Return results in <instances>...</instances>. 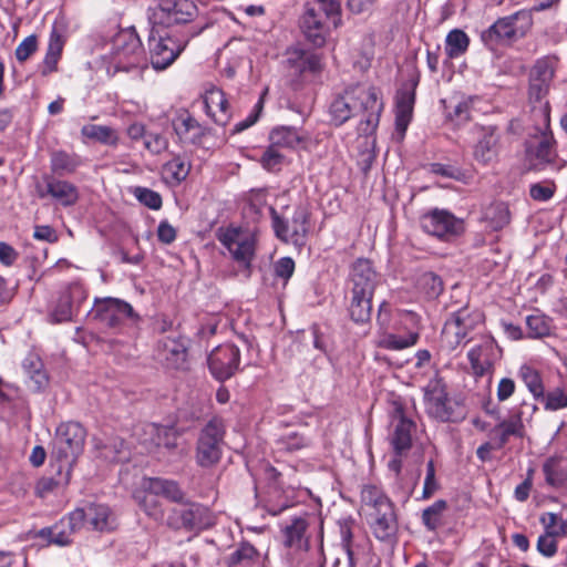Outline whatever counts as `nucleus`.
I'll list each match as a JSON object with an SVG mask.
<instances>
[{
	"label": "nucleus",
	"mask_w": 567,
	"mask_h": 567,
	"mask_svg": "<svg viewBox=\"0 0 567 567\" xmlns=\"http://www.w3.org/2000/svg\"><path fill=\"white\" fill-rule=\"evenodd\" d=\"M291 506V502L287 497H281L278 488H274L267 501V509L271 515H278Z\"/></svg>",
	"instance_id": "obj_54"
},
{
	"label": "nucleus",
	"mask_w": 567,
	"mask_h": 567,
	"mask_svg": "<svg viewBox=\"0 0 567 567\" xmlns=\"http://www.w3.org/2000/svg\"><path fill=\"white\" fill-rule=\"evenodd\" d=\"M174 128L181 138L198 144L205 135V128L189 114L181 115L174 123Z\"/></svg>",
	"instance_id": "obj_34"
},
{
	"label": "nucleus",
	"mask_w": 567,
	"mask_h": 567,
	"mask_svg": "<svg viewBox=\"0 0 567 567\" xmlns=\"http://www.w3.org/2000/svg\"><path fill=\"white\" fill-rule=\"evenodd\" d=\"M382 110L383 102L377 87L354 84L336 95L330 104L329 114L331 122L339 126L351 116L361 113L364 118L360 121L358 131L360 134L370 135L379 124Z\"/></svg>",
	"instance_id": "obj_1"
},
{
	"label": "nucleus",
	"mask_w": 567,
	"mask_h": 567,
	"mask_svg": "<svg viewBox=\"0 0 567 567\" xmlns=\"http://www.w3.org/2000/svg\"><path fill=\"white\" fill-rule=\"evenodd\" d=\"M62 291H63L64 296H68L70 306L78 313L81 305L87 299V292H86L84 286L79 281H74V282H71Z\"/></svg>",
	"instance_id": "obj_51"
},
{
	"label": "nucleus",
	"mask_w": 567,
	"mask_h": 567,
	"mask_svg": "<svg viewBox=\"0 0 567 567\" xmlns=\"http://www.w3.org/2000/svg\"><path fill=\"white\" fill-rule=\"evenodd\" d=\"M38 41L35 35L27 37L16 49V58L23 62L37 50Z\"/></svg>",
	"instance_id": "obj_57"
},
{
	"label": "nucleus",
	"mask_w": 567,
	"mask_h": 567,
	"mask_svg": "<svg viewBox=\"0 0 567 567\" xmlns=\"http://www.w3.org/2000/svg\"><path fill=\"white\" fill-rule=\"evenodd\" d=\"M151 439L147 445L148 454L161 460L166 455V451L176 447L177 435L175 431L166 426L151 425Z\"/></svg>",
	"instance_id": "obj_25"
},
{
	"label": "nucleus",
	"mask_w": 567,
	"mask_h": 567,
	"mask_svg": "<svg viewBox=\"0 0 567 567\" xmlns=\"http://www.w3.org/2000/svg\"><path fill=\"white\" fill-rule=\"evenodd\" d=\"M426 413L440 422H458L465 417L461 403L450 399L446 385L441 379H432L424 388Z\"/></svg>",
	"instance_id": "obj_4"
},
{
	"label": "nucleus",
	"mask_w": 567,
	"mask_h": 567,
	"mask_svg": "<svg viewBox=\"0 0 567 567\" xmlns=\"http://www.w3.org/2000/svg\"><path fill=\"white\" fill-rule=\"evenodd\" d=\"M379 277L368 259H358L351 268L349 289L362 295H374Z\"/></svg>",
	"instance_id": "obj_20"
},
{
	"label": "nucleus",
	"mask_w": 567,
	"mask_h": 567,
	"mask_svg": "<svg viewBox=\"0 0 567 567\" xmlns=\"http://www.w3.org/2000/svg\"><path fill=\"white\" fill-rule=\"evenodd\" d=\"M240 351L235 344L226 343L215 348L208 357L213 377L219 381L231 378L239 368Z\"/></svg>",
	"instance_id": "obj_17"
},
{
	"label": "nucleus",
	"mask_w": 567,
	"mask_h": 567,
	"mask_svg": "<svg viewBox=\"0 0 567 567\" xmlns=\"http://www.w3.org/2000/svg\"><path fill=\"white\" fill-rule=\"evenodd\" d=\"M218 238L238 264L243 265L245 269L250 268L256 244L255 237L250 231L228 228Z\"/></svg>",
	"instance_id": "obj_12"
},
{
	"label": "nucleus",
	"mask_w": 567,
	"mask_h": 567,
	"mask_svg": "<svg viewBox=\"0 0 567 567\" xmlns=\"http://www.w3.org/2000/svg\"><path fill=\"white\" fill-rule=\"evenodd\" d=\"M52 173L64 176L73 174L81 165V159L75 154H69L64 151H54L50 158Z\"/></svg>",
	"instance_id": "obj_35"
},
{
	"label": "nucleus",
	"mask_w": 567,
	"mask_h": 567,
	"mask_svg": "<svg viewBox=\"0 0 567 567\" xmlns=\"http://www.w3.org/2000/svg\"><path fill=\"white\" fill-rule=\"evenodd\" d=\"M558 549L556 536L551 532L540 535L537 540V550L545 557H553Z\"/></svg>",
	"instance_id": "obj_55"
},
{
	"label": "nucleus",
	"mask_w": 567,
	"mask_h": 567,
	"mask_svg": "<svg viewBox=\"0 0 567 567\" xmlns=\"http://www.w3.org/2000/svg\"><path fill=\"white\" fill-rule=\"evenodd\" d=\"M45 186L38 185L37 192L39 197L44 198L50 195L52 198L61 203L63 206H71L75 204L78 200V189L76 187L66 182L54 179L52 177H44Z\"/></svg>",
	"instance_id": "obj_23"
},
{
	"label": "nucleus",
	"mask_w": 567,
	"mask_h": 567,
	"mask_svg": "<svg viewBox=\"0 0 567 567\" xmlns=\"http://www.w3.org/2000/svg\"><path fill=\"white\" fill-rule=\"evenodd\" d=\"M167 524L175 529H203L210 525L208 509L197 503H186L181 508H174L168 515Z\"/></svg>",
	"instance_id": "obj_16"
},
{
	"label": "nucleus",
	"mask_w": 567,
	"mask_h": 567,
	"mask_svg": "<svg viewBox=\"0 0 567 567\" xmlns=\"http://www.w3.org/2000/svg\"><path fill=\"white\" fill-rule=\"evenodd\" d=\"M415 86L416 83H414L411 89L403 87L396 94L395 128L402 136L412 118L415 102Z\"/></svg>",
	"instance_id": "obj_28"
},
{
	"label": "nucleus",
	"mask_w": 567,
	"mask_h": 567,
	"mask_svg": "<svg viewBox=\"0 0 567 567\" xmlns=\"http://www.w3.org/2000/svg\"><path fill=\"white\" fill-rule=\"evenodd\" d=\"M84 514L83 526L87 524L92 529L104 532L111 528L110 508L101 504H90L84 508H76Z\"/></svg>",
	"instance_id": "obj_31"
},
{
	"label": "nucleus",
	"mask_w": 567,
	"mask_h": 567,
	"mask_svg": "<svg viewBox=\"0 0 567 567\" xmlns=\"http://www.w3.org/2000/svg\"><path fill=\"white\" fill-rule=\"evenodd\" d=\"M447 508L444 499H439L422 512V523L430 532H435L443 525V514Z\"/></svg>",
	"instance_id": "obj_39"
},
{
	"label": "nucleus",
	"mask_w": 567,
	"mask_h": 567,
	"mask_svg": "<svg viewBox=\"0 0 567 567\" xmlns=\"http://www.w3.org/2000/svg\"><path fill=\"white\" fill-rule=\"evenodd\" d=\"M554 78V64L550 59L536 61L529 73V99L540 101L547 95Z\"/></svg>",
	"instance_id": "obj_21"
},
{
	"label": "nucleus",
	"mask_w": 567,
	"mask_h": 567,
	"mask_svg": "<svg viewBox=\"0 0 567 567\" xmlns=\"http://www.w3.org/2000/svg\"><path fill=\"white\" fill-rule=\"evenodd\" d=\"M529 338H544L550 333V320L543 315H530L526 318Z\"/></svg>",
	"instance_id": "obj_47"
},
{
	"label": "nucleus",
	"mask_w": 567,
	"mask_h": 567,
	"mask_svg": "<svg viewBox=\"0 0 567 567\" xmlns=\"http://www.w3.org/2000/svg\"><path fill=\"white\" fill-rule=\"evenodd\" d=\"M439 488L435 480V468L433 461H430L426 465V476L424 480V486L422 492V498H430Z\"/></svg>",
	"instance_id": "obj_58"
},
{
	"label": "nucleus",
	"mask_w": 567,
	"mask_h": 567,
	"mask_svg": "<svg viewBox=\"0 0 567 567\" xmlns=\"http://www.w3.org/2000/svg\"><path fill=\"white\" fill-rule=\"evenodd\" d=\"M144 146L153 154H159L167 147V141L161 134H146L144 132Z\"/></svg>",
	"instance_id": "obj_60"
},
{
	"label": "nucleus",
	"mask_w": 567,
	"mask_h": 567,
	"mask_svg": "<svg viewBox=\"0 0 567 567\" xmlns=\"http://www.w3.org/2000/svg\"><path fill=\"white\" fill-rule=\"evenodd\" d=\"M172 322L163 320L156 329L163 333L155 344L154 358L167 369H185L188 357V339L176 330H171Z\"/></svg>",
	"instance_id": "obj_3"
},
{
	"label": "nucleus",
	"mask_w": 567,
	"mask_h": 567,
	"mask_svg": "<svg viewBox=\"0 0 567 567\" xmlns=\"http://www.w3.org/2000/svg\"><path fill=\"white\" fill-rule=\"evenodd\" d=\"M132 315L133 309L128 303L113 298L96 300L93 308V316L111 328L118 326Z\"/></svg>",
	"instance_id": "obj_19"
},
{
	"label": "nucleus",
	"mask_w": 567,
	"mask_h": 567,
	"mask_svg": "<svg viewBox=\"0 0 567 567\" xmlns=\"http://www.w3.org/2000/svg\"><path fill=\"white\" fill-rule=\"evenodd\" d=\"M83 513L74 509L54 525L40 529L38 537L50 544L68 546L73 542V535L83 527Z\"/></svg>",
	"instance_id": "obj_15"
},
{
	"label": "nucleus",
	"mask_w": 567,
	"mask_h": 567,
	"mask_svg": "<svg viewBox=\"0 0 567 567\" xmlns=\"http://www.w3.org/2000/svg\"><path fill=\"white\" fill-rule=\"evenodd\" d=\"M321 9L324 11L327 17L334 18L333 19V25L334 28H338L341 24V18H340V1L339 0H317Z\"/></svg>",
	"instance_id": "obj_61"
},
{
	"label": "nucleus",
	"mask_w": 567,
	"mask_h": 567,
	"mask_svg": "<svg viewBox=\"0 0 567 567\" xmlns=\"http://www.w3.org/2000/svg\"><path fill=\"white\" fill-rule=\"evenodd\" d=\"M501 349L492 339L472 348L467 353V359L474 377L492 375L495 363L501 359Z\"/></svg>",
	"instance_id": "obj_18"
},
{
	"label": "nucleus",
	"mask_w": 567,
	"mask_h": 567,
	"mask_svg": "<svg viewBox=\"0 0 567 567\" xmlns=\"http://www.w3.org/2000/svg\"><path fill=\"white\" fill-rule=\"evenodd\" d=\"M525 156L528 169L544 171L548 167L560 169L556 142L549 131L548 104L544 107V127H536L525 142Z\"/></svg>",
	"instance_id": "obj_2"
},
{
	"label": "nucleus",
	"mask_w": 567,
	"mask_h": 567,
	"mask_svg": "<svg viewBox=\"0 0 567 567\" xmlns=\"http://www.w3.org/2000/svg\"><path fill=\"white\" fill-rule=\"evenodd\" d=\"M421 227L427 234L441 239H450L463 233V220L445 209H433L421 217Z\"/></svg>",
	"instance_id": "obj_14"
},
{
	"label": "nucleus",
	"mask_w": 567,
	"mask_h": 567,
	"mask_svg": "<svg viewBox=\"0 0 567 567\" xmlns=\"http://www.w3.org/2000/svg\"><path fill=\"white\" fill-rule=\"evenodd\" d=\"M162 31L153 24L148 35L150 61L156 71H163L171 66L184 50V45Z\"/></svg>",
	"instance_id": "obj_11"
},
{
	"label": "nucleus",
	"mask_w": 567,
	"mask_h": 567,
	"mask_svg": "<svg viewBox=\"0 0 567 567\" xmlns=\"http://www.w3.org/2000/svg\"><path fill=\"white\" fill-rule=\"evenodd\" d=\"M555 190L556 185L553 182L536 183L530 186L529 195L534 200L546 202L554 196Z\"/></svg>",
	"instance_id": "obj_56"
},
{
	"label": "nucleus",
	"mask_w": 567,
	"mask_h": 567,
	"mask_svg": "<svg viewBox=\"0 0 567 567\" xmlns=\"http://www.w3.org/2000/svg\"><path fill=\"white\" fill-rule=\"evenodd\" d=\"M499 137L496 133V127L486 126L480 128V138L474 147V158L484 164H491L498 155Z\"/></svg>",
	"instance_id": "obj_24"
},
{
	"label": "nucleus",
	"mask_w": 567,
	"mask_h": 567,
	"mask_svg": "<svg viewBox=\"0 0 567 567\" xmlns=\"http://www.w3.org/2000/svg\"><path fill=\"white\" fill-rule=\"evenodd\" d=\"M544 404V409L547 411H558L567 408V388L556 386L548 392H543V396L539 400Z\"/></svg>",
	"instance_id": "obj_43"
},
{
	"label": "nucleus",
	"mask_w": 567,
	"mask_h": 567,
	"mask_svg": "<svg viewBox=\"0 0 567 567\" xmlns=\"http://www.w3.org/2000/svg\"><path fill=\"white\" fill-rule=\"evenodd\" d=\"M163 495L172 502L184 504L185 494L174 481L159 477L144 478V511L155 520H161L164 513L156 496Z\"/></svg>",
	"instance_id": "obj_9"
},
{
	"label": "nucleus",
	"mask_w": 567,
	"mask_h": 567,
	"mask_svg": "<svg viewBox=\"0 0 567 567\" xmlns=\"http://www.w3.org/2000/svg\"><path fill=\"white\" fill-rule=\"evenodd\" d=\"M156 234L162 244L169 245L176 239L177 230L167 220H162Z\"/></svg>",
	"instance_id": "obj_63"
},
{
	"label": "nucleus",
	"mask_w": 567,
	"mask_h": 567,
	"mask_svg": "<svg viewBox=\"0 0 567 567\" xmlns=\"http://www.w3.org/2000/svg\"><path fill=\"white\" fill-rule=\"evenodd\" d=\"M190 165L181 157H175L163 167L164 176L174 183H181L189 174Z\"/></svg>",
	"instance_id": "obj_46"
},
{
	"label": "nucleus",
	"mask_w": 567,
	"mask_h": 567,
	"mask_svg": "<svg viewBox=\"0 0 567 567\" xmlns=\"http://www.w3.org/2000/svg\"><path fill=\"white\" fill-rule=\"evenodd\" d=\"M482 320L483 315L480 311L462 308L445 322L443 338L451 349H455Z\"/></svg>",
	"instance_id": "obj_13"
},
{
	"label": "nucleus",
	"mask_w": 567,
	"mask_h": 567,
	"mask_svg": "<svg viewBox=\"0 0 567 567\" xmlns=\"http://www.w3.org/2000/svg\"><path fill=\"white\" fill-rule=\"evenodd\" d=\"M353 520L344 519L339 522L341 545L347 553L349 567H355L354 553L352 549Z\"/></svg>",
	"instance_id": "obj_49"
},
{
	"label": "nucleus",
	"mask_w": 567,
	"mask_h": 567,
	"mask_svg": "<svg viewBox=\"0 0 567 567\" xmlns=\"http://www.w3.org/2000/svg\"><path fill=\"white\" fill-rule=\"evenodd\" d=\"M81 133L87 138L95 140L104 144L113 145L117 142L116 132L109 126L89 124L82 127Z\"/></svg>",
	"instance_id": "obj_44"
},
{
	"label": "nucleus",
	"mask_w": 567,
	"mask_h": 567,
	"mask_svg": "<svg viewBox=\"0 0 567 567\" xmlns=\"http://www.w3.org/2000/svg\"><path fill=\"white\" fill-rule=\"evenodd\" d=\"M348 311L351 320L355 323L368 322L371 318L373 296L357 293L355 291H348Z\"/></svg>",
	"instance_id": "obj_32"
},
{
	"label": "nucleus",
	"mask_w": 567,
	"mask_h": 567,
	"mask_svg": "<svg viewBox=\"0 0 567 567\" xmlns=\"http://www.w3.org/2000/svg\"><path fill=\"white\" fill-rule=\"evenodd\" d=\"M74 315H76V312L70 306L68 296H64L63 291H61L60 297L51 311L53 321L65 322L71 320Z\"/></svg>",
	"instance_id": "obj_52"
},
{
	"label": "nucleus",
	"mask_w": 567,
	"mask_h": 567,
	"mask_svg": "<svg viewBox=\"0 0 567 567\" xmlns=\"http://www.w3.org/2000/svg\"><path fill=\"white\" fill-rule=\"evenodd\" d=\"M225 424L221 419L213 417L200 430L195 447V462L203 468L219 463L225 445Z\"/></svg>",
	"instance_id": "obj_5"
},
{
	"label": "nucleus",
	"mask_w": 567,
	"mask_h": 567,
	"mask_svg": "<svg viewBox=\"0 0 567 567\" xmlns=\"http://www.w3.org/2000/svg\"><path fill=\"white\" fill-rule=\"evenodd\" d=\"M204 104L206 113L214 120L216 124L226 125L229 121L228 113V101L225 97L224 92L212 86L205 91Z\"/></svg>",
	"instance_id": "obj_27"
},
{
	"label": "nucleus",
	"mask_w": 567,
	"mask_h": 567,
	"mask_svg": "<svg viewBox=\"0 0 567 567\" xmlns=\"http://www.w3.org/2000/svg\"><path fill=\"white\" fill-rule=\"evenodd\" d=\"M147 8L148 21L154 25L189 22L197 14L193 0H152Z\"/></svg>",
	"instance_id": "obj_8"
},
{
	"label": "nucleus",
	"mask_w": 567,
	"mask_h": 567,
	"mask_svg": "<svg viewBox=\"0 0 567 567\" xmlns=\"http://www.w3.org/2000/svg\"><path fill=\"white\" fill-rule=\"evenodd\" d=\"M484 219L493 230H498L509 223V212L504 203L489 205L484 212Z\"/></svg>",
	"instance_id": "obj_41"
},
{
	"label": "nucleus",
	"mask_w": 567,
	"mask_h": 567,
	"mask_svg": "<svg viewBox=\"0 0 567 567\" xmlns=\"http://www.w3.org/2000/svg\"><path fill=\"white\" fill-rule=\"evenodd\" d=\"M543 473L548 485L567 488V472L561 467L559 457H548L543 464Z\"/></svg>",
	"instance_id": "obj_38"
},
{
	"label": "nucleus",
	"mask_w": 567,
	"mask_h": 567,
	"mask_svg": "<svg viewBox=\"0 0 567 567\" xmlns=\"http://www.w3.org/2000/svg\"><path fill=\"white\" fill-rule=\"evenodd\" d=\"M284 159L285 156L279 148L270 144L264 152L260 163L267 171H277L281 166Z\"/></svg>",
	"instance_id": "obj_53"
},
{
	"label": "nucleus",
	"mask_w": 567,
	"mask_h": 567,
	"mask_svg": "<svg viewBox=\"0 0 567 567\" xmlns=\"http://www.w3.org/2000/svg\"><path fill=\"white\" fill-rule=\"evenodd\" d=\"M259 559L258 550L248 542H241L236 548L223 558L226 567H250Z\"/></svg>",
	"instance_id": "obj_33"
},
{
	"label": "nucleus",
	"mask_w": 567,
	"mask_h": 567,
	"mask_svg": "<svg viewBox=\"0 0 567 567\" xmlns=\"http://www.w3.org/2000/svg\"><path fill=\"white\" fill-rule=\"evenodd\" d=\"M86 432L78 422L61 423L55 432L52 456L63 466L71 467L82 453Z\"/></svg>",
	"instance_id": "obj_7"
},
{
	"label": "nucleus",
	"mask_w": 567,
	"mask_h": 567,
	"mask_svg": "<svg viewBox=\"0 0 567 567\" xmlns=\"http://www.w3.org/2000/svg\"><path fill=\"white\" fill-rule=\"evenodd\" d=\"M374 536L380 540H389L396 533V519L393 504L383 503V508L370 514Z\"/></svg>",
	"instance_id": "obj_26"
},
{
	"label": "nucleus",
	"mask_w": 567,
	"mask_h": 567,
	"mask_svg": "<svg viewBox=\"0 0 567 567\" xmlns=\"http://www.w3.org/2000/svg\"><path fill=\"white\" fill-rule=\"evenodd\" d=\"M530 27V13L520 10L497 19L487 30L482 32L481 38L486 45L511 44L525 37Z\"/></svg>",
	"instance_id": "obj_6"
},
{
	"label": "nucleus",
	"mask_w": 567,
	"mask_h": 567,
	"mask_svg": "<svg viewBox=\"0 0 567 567\" xmlns=\"http://www.w3.org/2000/svg\"><path fill=\"white\" fill-rule=\"evenodd\" d=\"M300 28L310 42L317 47L323 45L326 41L324 25L313 8L306 7L300 18Z\"/></svg>",
	"instance_id": "obj_30"
},
{
	"label": "nucleus",
	"mask_w": 567,
	"mask_h": 567,
	"mask_svg": "<svg viewBox=\"0 0 567 567\" xmlns=\"http://www.w3.org/2000/svg\"><path fill=\"white\" fill-rule=\"evenodd\" d=\"M518 375L534 398L539 400V396H543L545 390L539 371L530 365L524 364L519 368Z\"/></svg>",
	"instance_id": "obj_40"
},
{
	"label": "nucleus",
	"mask_w": 567,
	"mask_h": 567,
	"mask_svg": "<svg viewBox=\"0 0 567 567\" xmlns=\"http://www.w3.org/2000/svg\"><path fill=\"white\" fill-rule=\"evenodd\" d=\"M33 237L41 241L47 243H56L59 239V236L55 231V229L49 225H38L34 227Z\"/></svg>",
	"instance_id": "obj_64"
},
{
	"label": "nucleus",
	"mask_w": 567,
	"mask_h": 567,
	"mask_svg": "<svg viewBox=\"0 0 567 567\" xmlns=\"http://www.w3.org/2000/svg\"><path fill=\"white\" fill-rule=\"evenodd\" d=\"M295 271V261L290 257H282L275 264V275L286 285Z\"/></svg>",
	"instance_id": "obj_59"
},
{
	"label": "nucleus",
	"mask_w": 567,
	"mask_h": 567,
	"mask_svg": "<svg viewBox=\"0 0 567 567\" xmlns=\"http://www.w3.org/2000/svg\"><path fill=\"white\" fill-rule=\"evenodd\" d=\"M470 47L468 35L461 29L451 30L445 38V53L449 59H458Z\"/></svg>",
	"instance_id": "obj_37"
},
{
	"label": "nucleus",
	"mask_w": 567,
	"mask_h": 567,
	"mask_svg": "<svg viewBox=\"0 0 567 567\" xmlns=\"http://www.w3.org/2000/svg\"><path fill=\"white\" fill-rule=\"evenodd\" d=\"M419 340L417 332H409L406 336H398L394 333L384 334L379 340V347L388 350H403L414 346Z\"/></svg>",
	"instance_id": "obj_42"
},
{
	"label": "nucleus",
	"mask_w": 567,
	"mask_h": 567,
	"mask_svg": "<svg viewBox=\"0 0 567 567\" xmlns=\"http://www.w3.org/2000/svg\"><path fill=\"white\" fill-rule=\"evenodd\" d=\"M362 502L371 506L373 512L383 508V503L392 504L391 501L383 494L377 486L368 485L364 486L361 493Z\"/></svg>",
	"instance_id": "obj_50"
},
{
	"label": "nucleus",
	"mask_w": 567,
	"mask_h": 567,
	"mask_svg": "<svg viewBox=\"0 0 567 567\" xmlns=\"http://www.w3.org/2000/svg\"><path fill=\"white\" fill-rule=\"evenodd\" d=\"M270 144L278 148H296L302 141L303 136L290 126L276 127L269 135Z\"/></svg>",
	"instance_id": "obj_36"
},
{
	"label": "nucleus",
	"mask_w": 567,
	"mask_h": 567,
	"mask_svg": "<svg viewBox=\"0 0 567 567\" xmlns=\"http://www.w3.org/2000/svg\"><path fill=\"white\" fill-rule=\"evenodd\" d=\"M307 529V522L303 518H295L292 523L285 528V544L288 547L302 548L303 535Z\"/></svg>",
	"instance_id": "obj_45"
},
{
	"label": "nucleus",
	"mask_w": 567,
	"mask_h": 567,
	"mask_svg": "<svg viewBox=\"0 0 567 567\" xmlns=\"http://www.w3.org/2000/svg\"><path fill=\"white\" fill-rule=\"evenodd\" d=\"M394 417H398V422L394 425L390 441L395 454L402 455L411 449L412 431L415 424L413 421L405 417L401 410H396Z\"/></svg>",
	"instance_id": "obj_29"
},
{
	"label": "nucleus",
	"mask_w": 567,
	"mask_h": 567,
	"mask_svg": "<svg viewBox=\"0 0 567 567\" xmlns=\"http://www.w3.org/2000/svg\"><path fill=\"white\" fill-rule=\"evenodd\" d=\"M313 347L322 352H327L329 348V338L319 324H312L310 328Z\"/></svg>",
	"instance_id": "obj_62"
},
{
	"label": "nucleus",
	"mask_w": 567,
	"mask_h": 567,
	"mask_svg": "<svg viewBox=\"0 0 567 567\" xmlns=\"http://www.w3.org/2000/svg\"><path fill=\"white\" fill-rule=\"evenodd\" d=\"M272 228L278 239L287 244L301 246L308 233V213L305 208H297L290 219L281 217L274 207H269Z\"/></svg>",
	"instance_id": "obj_10"
},
{
	"label": "nucleus",
	"mask_w": 567,
	"mask_h": 567,
	"mask_svg": "<svg viewBox=\"0 0 567 567\" xmlns=\"http://www.w3.org/2000/svg\"><path fill=\"white\" fill-rule=\"evenodd\" d=\"M525 434V426L523 423V411H513L509 416L501 421L496 426L491 430L492 441L495 442L496 449L504 447L511 436L523 437Z\"/></svg>",
	"instance_id": "obj_22"
},
{
	"label": "nucleus",
	"mask_w": 567,
	"mask_h": 567,
	"mask_svg": "<svg viewBox=\"0 0 567 567\" xmlns=\"http://www.w3.org/2000/svg\"><path fill=\"white\" fill-rule=\"evenodd\" d=\"M419 286L429 299L437 298L443 291V281L434 272H425L419 279Z\"/></svg>",
	"instance_id": "obj_48"
}]
</instances>
